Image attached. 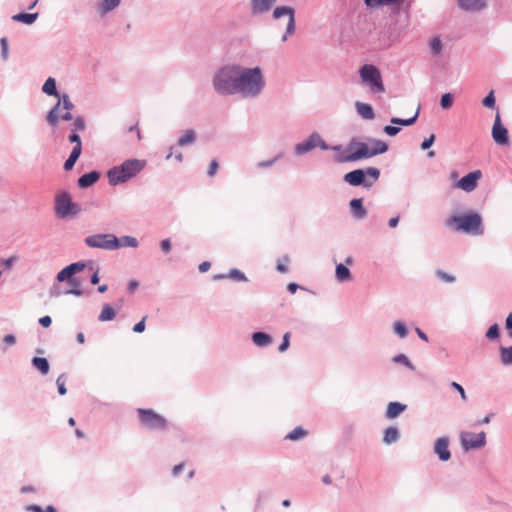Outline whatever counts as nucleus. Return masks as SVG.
<instances>
[{"label":"nucleus","instance_id":"f257e3e1","mask_svg":"<svg viewBox=\"0 0 512 512\" xmlns=\"http://www.w3.org/2000/svg\"><path fill=\"white\" fill-rule=\"evenodd\" d=\"M387 149V144L381 140L372 139L369 143L353 140L348 144L345 152L337 155L336 161L340 163L353 162L385 153Z\"/></svg>","mask_w":512,"mask_h":512},{"label":"nucleus","instance_id":"f03ea898","mask_svg":"<svg viewBox=\"0 0 512 512\" xmlns=\"http://www.w3.org/2000/svg\"><path fill=\"white\" fill-rule=\"evenodd\" d=\"M237 92L244 96L258 95L264 86V81L260 68L242 69L240 67Z\"/></svg>","mask_w":512,"mask_h":512},{"label":"nucleus","instance_id":"7ed1b4c3","mask_svg":"<svg viewBox=\"0 0 512 512\" xmlns=\"http://www.w3.org/2000/svg\"><path fill=\"white\" fill-rule=\"evenodd\" d=\"M240 67L227 65L221 68L213 79V86L220 94H234L237 92Z\"/></svg>","mask_w":512,"mask_h":512},{"label":"nucleus","instance_id":"20e7f679","mask_svg":"<svg viewBox=\"0 0 512 512\" xmlns=\"http://www.w3.org/2000/svg\"><path fill=\"white\" fill-rule=\"evenodd\" d=\"M145 160L130 159L123 162L120 166H116L108 171L109 183L117 185L126 182L130 178L136 176L146 166Z\"/></svg>","mask_w":512,"mask_h":512},{"label":"nucleus","instance_id":"39448f33","mask_svg":"<svg viewBox=\"0 0 512 512\" xmlns=\"http://www.w3.org/2000/svg\"><path fill=\"white\" fill-rule=\"evenodd\" d=\"M446 225L456 231H463L474 235L483 234L482 219L478 213H469L463 216H451Z\"/></svg>","mask_w":512,"mask_h":512},{"label":"nucleus","instance_id":"423d86ee","mask_svg":"<svg viewBox=\"0 0 512 512\" xmlns=\"http://www.w3.org/2000/svg\"><path fill=\"white\" fill-rule=\"evenodd\" d=\"M74 105L71 103L67 95H63L59 98L58 103L48 113L47 121L52 127H56L59 120H71V110Z\"/></svg>","mask_w":512,"mask_h":512},{"label":"nucleus","instance_id":"0eeeda50","mask_svg":"<svg viewBox=\"0 0 512 512\" xmlns=\"http://www.w3.org/2000/svg\"><path fill=\"white\" fill-rule=\"evenodd\" d=\"M139 421L142 426L150 430H165L167 420L152 409H137Z\"/></svg>","mask_w":512,"mask_h":512},{"label":"nucleus","instance_id":"6e6552de","mask_svg":"<svg viewBox=\"0 0 512 512\" xmlns=\"http://www.w3.org/2000/svg\"><path fill=\"white\" fill-rule=\"evenodd\" d=\"M360 76L363 82L367 83L375 92H383L384 85L379 70L370 64H365L360 69Z\"/></svg>","mask_w":512,"mask_h":512},{"label":"nucleus","instance_id":"1a4fd4ad","mask_svg":"<svg viewBox=\"0 0 512 512\" xmlns=\"http://www.w3.org/2000/svg\"><path fill=\"white\" fill-rule=\"evenodd\" d=\"M55 210L58 216L67 217L69 215H76L80 208L72 202L68 193L63 192L56 197Z\"/></svg>","mask_w":512,"mask_h":512},{"label":"nucleus","instance_id":"9d476101","mask_svg":"<svg viewBox=\"0 0 512 512\" xmlns=\"http://www.w3.org/2000/svg\"><path fill=\"white\" fill-rule=\"evenodd\" d=\"M460 443L465 451L479 449L486 444V433H472L463 431L460 433Z\"/></svg>","mask_w":512,"mask_h":512},{"label":"nucleus","instance_id":"9b49d317","mask_svg":"<svg viewBox=\"0 0 512 512\" xmlns=\"http://www.w3.org/2000/svg\"><path fill=\"white\" fill-rule=\"evenodd\" d=\"M85 243L92 248L114 250L116 236L114 234H95L85 238Z\"/></svg>","mask_w":512,"mask_h":512},{"label":"nucleus","instance_id":"f8f14e48","mask_svg":"<svg viewBox=\"0 0 512 512\" xmlns=\"http://www.w3.org/2000/svg\"><path fill=\"white\" fill-rule=\"evenodd\" d=\"M294 9L289 6H280L276 7L273 11V18L279 19L283 16L288 17V24L286 28V33L283 36V41L287 40V37L292 35L295 32V14Z\"/></svg>","mask_w":512,"mask_h":512},{"label":"nucleus","instance_id":"ddd939ff","mask_svg":"<svg viewBox=\"0 0 512 512\" xmlns=\"http://www.w3.org/2000/svg\"><path fill=\"white\" fill-rule=\"evenodd\" d=\"M316 147H320L323 150H327L329 148L319 134L313 133L306 141L299 143L296 146L295 151L297 154H304Z\"/></svg>","mask_w":512,"mask_h":512},{"label":"nucleus","instance_id":"4468645a","mask_svg":"<svg viewBox=\"0 0 512 512\" xmlns=\"http://www.w3.org/2000/svg\"><path fill=\"white\" fill-rule=\"evenodd\" d=\"M481 177H482L481 171L475 170L473 172L468 173L464 177H462L454 185V187L457 189H461L465 192H471L477 187L478 181L480 180Z\"/></svg>","mask_w":512,"mask_h":512},{"label":"nucleus","instance_id":"2eb2a0df","mask_svg":"<svg viewBox=\"0 0 512 512\" xmlns=\"http://www.w3.org/2000/svg\"><path fill=\"white\" fill-rule=\"evenodd\" d=\"M492 137L499 145H508V130L501 124L500 114L496 113L495 121L492 127Z\"/></svg>","mask_w":512,"mask_h":512},{"label":"nucleus","instance_id":"dca6fc26","mask_svg":"<svg viewBox=\"0 0 512 512\" xmlns=\"http://www.w3.org/2000/svg\"><path fill=\"white\" fill-rule=\"evenodd\" d=\"M448 447V438L443 437L436 440L434 445V451L441 461H448L451 458V453Z\"/></svg>","mask_w":512,"mask_h":512},{"label":"nucleus","instance_id":"f3484780","mask_svg":"<svg viewBox=\"0 0 512 512\" xmlns=\"http://www.w3.org/2000/svg\"><path fill=\"white\" fill-rule=\"evenodd\" d=\"M276 0H251V13L253 15L268 12Z\"/></svg>","mask_w":512,"mask_h":512},{"label":"nucleus","instance_id":"a211bd4d","mask_svg":"<svg viewBox=\"0 0 512 512\" xmlns=\"http://www.w3.org/2000/svg\"><path fill=\"white\" fill-rule=\"evenodd\" d=\"M344 180L353 186L361 185L365 182V173L363 170H354L349 173H347L344 176Z\"/></svg>","mask_w":512,"mask_h":512},{"label":"nucleus","instance_id":"6ab92c4d","mask_svg":"<svg viewBox=\"0 0 512 512\" xmlns=\"http://www.w3.org/2000/svg\"><path fill=\"white\" fill-rule=\"evenodd\" d=\"M459 6L467 11H478L485 7V0H458Z\"/></svg>","mask_w":512,"mask_h":512},{"label":"nucleus","instance_id":"aec40b11","mask_svg":"<svg viewBox=\"0 0 512 512\" xmlns=\"http://www.w3.org/2000/svg\"><path fill=\"white\" fill-rule=\"evenodd\" d=\"M406 409V405L399 402H390L387 406L386 417L388 419H394L399 416Z\"/></svg>","mask_w":512,"mask_h":512},{"label":"nucleus","instance_id":"412c9836","mask_svg":"<svg viewBox=\"0 0 512 512\" xmlns=\"http://www.w3.org/2000/svg\"><path fill=\"white\" fill-rule=\"evenodd\" d=\"M99 173L96 171H92L82 175L78 180V185L81 188H87L93 185L99 179Z\"/></svg>","mask_w":512,"mask_h":512},{"label":"nucleus","instance_id":"4be33fe9","mask_svg":"<svg viewBox=\"0 0 512 512\" xmlns=\"http://www.w3.org/2000/svg\"><path fill=\"white\" fill-rule=\"evenodd\" d=\"M356 109L358 114L361 115L364 119L371 120L375 117L373 108L369 104L357 102Z\"/></svg>","mask_w":512,"mask_h":512},{"label":"nucleus","instance_id":"5701e85b","mask_svg":"<svg viewBox=\"0 0 512 512\" xmlns=\"http://www.w3.org/2000/svg\"><path fill=\"white\" fill-rule=\"evenodd\" d=\"M121 0H101L98 10L101 15H105L108 12L117 8L120 4Z\"/></svg>","mask_w":512,"mask_h":512},{"label":"nucleus","instance_id":"b1692460","mask_svg":"<svg viewBox=\"0 0 512 512\" xmlns=\"http://www.w3.org/2000/svg\"><path fill=\"white\" fill-rule=\"evenodd\" d=\"M114 245H115V249H119L122 247H137L138 241L136 238L131 237V236H123L121 238L116 237V244H114Z\"/></svg>","mask_w":512,"mask_h":512},{"label":"nucleus","instance_id":"393cba45","mask_svg":"<svg viewBox=\"0 0 512 512\" xmlns=\"http://www.w3.org/2000/svg\"><path fill=\"white\" fill-rule=\"evenodd\" d=\"M350 207L355 217L361 219L366 216V210L363 208L362 199H353L350 202Z\"/></svg>","mask_w":512,"mask_h":512},{"label":"nucleus","instance_id":"a878e982","mask_svg":"<svg viewBox=\"0 0 512 512\" xmlns=\"http://www.w3.org/2000/svg\"><path fill=\"white\" fill-rule=\"evenodd\" d=\"M38 17V13H19L12 17L14 21L22 22L24 24L30 25L35 22Z\"/></svg>","mask_w":512,"mask_h":512},{"label":"nucleus","instance_id":"bb28decb","mask_svg":"<svg viewBox=\"0 0 512 512\" xmlns=\"http://www.w3.org/2000/svg\"><path fill=\"white\" fill-rule=\"evenodd\" d=\"M399 438V431L395 427H389L384 432L383 441L386 444L395 443Z\"/></svg>","mask_w":512,"mask_h":512},{"label":"nucleus","instance_id":"cd10ccee","mask_svg":"<svg viewBox=\"0 0 512 512\" xmlns=\"http://www.w3.org/2000/svg\"><path fill=\"white\" fill-rule=\"evenodd\" d=\"M252 339L257 346H266L272 341L271 337L264 332H255Z\"/></svg>","mask_w":512,"mask_h":512},{"label":"nucleus","instance_id":"c85d7f7f","mask_svg":"<svg viewBox=\"0 0 512 512\" xmlns=\"http://www.w3.org/2000/svg\"><path fill=\"white\" fill-rule=\"evenodd\" d=\"M32 364L42 374H47L49 371V363H48L47 359H45V358L34 357L32 359Z\"/></svg>","mask_w":512,"mask_h":512},{"label":"nucleus","instance_id":"c756f323","mask_svg":"<svg viewBox=\"0 0 512 512\" xmlns=\"http://www.w3.org/2000/svg\"><path fill=\"white\" fill-rule=\"evenodd\" d=\"M42 90L47 95L58 96V92H57V89H56V81L52 77H49L46 80V82L44 83V85L42 87Z\"/></svg>","mask_w":512,"mask_h":512},{"label":"nucleus","instance_id":"7c9ffc66","mask_svg":"<svg viewBox=\"0 0 512 512\" xmlns=\"http://www.w3.org/2000/svg\"><path fill=\"white\" fill-rule=\"evenodd\" d=\"M115 317V311L114 309L109 305L105 304L102 308V311L98 317L99 321H110L113 320Z\"/></svg>","mask_w":512,"mask_h":512},{"label":"nucleus","instance_id":"2f4dec72","mask_svg":"<svg viewBox=\"0 0 512 512\" xmlns=\"http://www.w3.org/2000/svg\"><path fill=\"white\" fill-rule=\"evenodd\" d=\"M196 139V133L194 130H186L183 134V136H181L178 140V145L179 146H185V145H188V144H191L195 141Z\"/></svg>","mask_w":512,"mask_h":512},{"label":"nucleus","instance_id":"473e14b6","mask_svg":"<svg viewBox=\"0 0 512 512\" xmlns=\"http://www.w3.org/2000/svg\"><path fill=\"white\" fill-rule=\"evenodd\" d=\"M80 154H81V152H80L79 147H74L69 158L64 163V169L67 171L71 170L73 168L75 162L79 158Z\"/></svg>","mask_w":512,"mask_h":512},{"label":"nucleus","instance_id":"72a5a7b5","mask_svg":"<svg viewBox=\"0 0 512 512\" xmlns=\"http://www.w3.org/2000/svg\"><path fill=\"white\" fill-rule=\"evenodd\" d=\"M350 271L349 269L344 266L343 264H338L336 267V278L339 281H347L350 279Z\"/></svg>","mask_w":512,"mask_h":512},{"label":"nucleus","instance_id":"f704fd0d","mask_svg":"<svg viewBox=\"0 0 512 512\" xmlns=\"http://www.w3.org/2000/svg\"><path fill=\"white\" fill-rule=\"evenodd\" d=\"M501 361L505 365H512V346L500 348Z\"/></svg>","mask_w":512,"mask_h":512},{"label":"nucleus","instance_id":"c9c22d12","mask_svg":"<svg viewBox=\"0 0 512 512\" xmlns=\"http://www.w3.org/2000/svg\"><path fill=\"white\" fill-rule=\"evenodd\" d=\"M306 435H307L306 430H304L302 427H296L290 433L287 434L286 439H289L291 441H296V440L304 438Z\"/></svg>","mask_w":512,"mask_h":512},{"label":"nucleus","instance_id":"e433bc0d","mask_svg":"<svg viewBox=\"0 0 512 512\" xmlns=\"http://www.w3.org/2000/svg\"><path fill=\"white\" fill-rule=\"evenodd\" d=\"M366 4L371 7L381 6V5H391L396 3H401L403 0H365Z\"/></svg>","mask_w":512,"mask_h":512},{"label":"nucleus","instance_id":"4c0bfd02","mask_svg":"<svg viewBox=\"0 0 512 512\" xmlns=\"http://www.w3.org/2000/svg\"><path fill=\"white\" fill-rule=\"evenodd\" d=\"M418 114H419V112L417 111L415 113V115L413 117L409 118V119L392 118L391 119V123H393V124H400V125H403V126H410V125H412L416 121V119L418 117Z\"/></svg>","mask_w":512,"mask_h":512},{"label":"nucleus","instance_id":"58836bf2","mask_svg":"<svg viewBox=\"0 0 512 512\" xmlns=\"http://www.w3.org/2000/svg\"><path fill=\"white\" fill-rule=\"evenodd\" d=\"M73 276V273H72V268L68 266H66L65 268H63L58 274H57V280L59 282H63L65 280H68L70 279L71 277Z\"/></svg>","mask_w":512,"mask_h":512},{"label":"nucleus","instance_id":"ea45409f","mask_svg":"<svg viewBox=\"0 0 512 512\" xmlns=\"http://www.w3.org/2000/svg\"><path fill=\"white\" fill-rule=\"evenodd\" d=\"M56 384L58 386V392L60 395H65L67 390H66V376L64 374L60 375L57 380H56Z\"/></svg>","mask_w":512,"mask_h":512},{"label":"nucleus","instance_id":"a19ab883","mask_svg":"<svg viewBox=\"0 0 512 512\" xmlns=\"http://www.w3.org/2000/svg\"><path fill=\"white\" fill-rule=\"evenodd\" d=\"M453 96L450 93H446L441 97L440 105L443 109H448L452 106Z\"/></svg>","mask_w":512,"mask_h":512},{"label":"nucleus","instance_id":"79ce46f5","mask_svg":"<svg viewBox=\"0 0 512 512\" xmlns=\"http://www.w3.org/2000/svg\"><path fill=\"white\" fill-rule=\"evenodd\" d=\"M436 276L441 279L443 282L452 283L455 281V276L450 275L442 270H436Z\"/></svg>","mask_w":512,"mask_h":512},{"label":"nucleus","instance_id":"37998d69","mask_svg":"<svg viewBox=\"0 0 512 512\" xmlns=\"http://www.w3.org/2000/svg\"><path fill=\"white\" fill-rule=\"evenodd\" d=\"M430 48L434 54H439L442 50V43L439 37H434L430 42Z\"/></svg>","mask_w":512,"mask_h":512},{"label":"nucleus","instance_id":"c03bdc74","mask_svg":"<svg viewBox=\"0 0 512 512\" xmlns=\"http://www.w3.org/2000/svg\"><path fill=\"white\" fill-rule=\"evenodd\" d=\"M394 331L400 337H405L407 334V330H406L404 323H402L400 321H397L394 323Z\"/></svg>","mask_w":512,"mask_h":512},{"label":"nucleus","instance_id":"a18cd8bd","mask_svg":"<svg viewBox=\"0 0 512 512\" xmlns=\"http://www.w3.org/2000/svg\"><path fill=\"white\" fill-rule=\"evenodd\" d=\"M393 360H394V362H397V363H403L408 368L414 370V366L412 365V363L409 361V359L404 354H399V355L395 356Z\"/></svg>","mask_w":512,"mask_h":512},{"label":"nucleus","instance_id":"49530a36","mask_svg":"<svg viewBox=\"0 0 512 512\" xmlns=\"http://www.w3.org/2000/svg\"><path fill=\"white\" fill-rule=\"evenodd\" d=\"M72 126H73V127H72L71 131H72V130H74V131H76V132H77V131H83V130L85 129V122H84V120H83L81 117H77V118L74 120V122H73Z\"/></svg>","mask_w":512,"mask_h":512},{"label":"nucleus","instance_id":"de8ad7c7","mask_svg":"<svg viewBox=\"0 0 512 512\" xmlns=\"http://www.w3.org/2000/svg\"><path fill=\"white\" fill-rule=\"evenodd\" d=\"M499 336V328H498V325L497 324H494L492 325L487 333H486V337L488 339H496L497 337Z\"/></svg>","mask_w":512,"mask_h":512},{"label":"nucleus","instance_id":"09e8293b","mask_svg":"<svg viewBox=\"0 0 512 512\" xmlns=\"http://www.w3.org/2000/svg\"><path fill=\"white\" fill-rule=\"evenodd\" d=\"M483 105L488 108H493L495 106V97L494 92L491 91L483 100Z\"/></svg>","mask_w":512,"mask_h":512},{"label":"nucleus","instance_id":"8fccbe9b","mask_svg":"<svg viewBox=\"0 0 512 512\" xmlns=\"http://www.w3.org/2000/svg\"><path fill=\"white\" fill-rule=\"evenodd\" d=\"M71 135L69 136V141L71 143H75V146L74 147H79L80 151L82 150V144H81V140H80V137L79 135L77 134L76 131L72 130L71 131Z\"/></svg>","mask_w":512,"mask_h":512},{"label":"nucleus","instance_id":"3c124183","mask_svg":"<svg viewBox=\"0 0 512 512\" xmlns=\"http://www.w3.org/2000/svg\"><path fill=\"white\" fill-rule=\"evenodd\" d=\"M434 141H435V135H434V134H431L429 138H426V139L422 142V144H421V148H422L423 150L429 149V148L433 145Z\"/></svg>","mask_w":512,"mask_h":512},{"label":"nucleus","instance_id":"603ef678","mask_svg":"<svg viewBox=\"0 0 512 512\" xmlns=\"http://www.w3.org/2000/svg\"><path fill=\"white\" fill-rule=\"evenodd\" d=\"M365 175L371 176L374 180H377L379 178L380 172L377 168L370 167L364 172Z\"/></svg>","mask_w":512,"mask_h":512},{"label":"nucleus","instance_id":"864d4df0","mask_svg":"<svg viewBox=\"0 0 512 512\" xmlns=\"http://www.w3.org/2000/svg\"><path fill=\"white\" fill-rule=\"evenodd\" d=\"M289 337H290V334L288 332L284 334L283 342L279 346L280 352H284L289 347Z\"/></svg>","mask_w":512,"mask_h":512},{"label":"nucleus","instance_id":"5fc2aeb1","mask_svg":"<svg viewBox=\"0 0 512 512\" xmlns=\"http://www.w3.org/2000/svg\"><path fill=\"white\" fill-rule=\"evenodd\" d=\"M451 387H453L454 389H456V390H457V392H459V393H460L461 398H462L464 401L467 399V396H466L465 390H464V388H463L460 384H458L457 382H452V383H451Z\"/></svg>","mask_w":512,"mask_h":512},{"label":"nucleus","instance_id":"6e6d98bb","mask_svg":"<svg viewBox=\"0 0 512 512\" xmlns=\"http://www.w3.org/2000/svg\"><path fill=\"white\" fill-rule=\"evenodd\" d=\"M145 320L146 317H143L140 322L134 325L133 331L136 333H142L145 330Z\"/></svg>","mask_w":512,"mask_h":512},{"label":"nucleus","instance_id":"4d7b16f0","mask_svg":"<svg viewBox=\"0 0 512 512\" xmlns=\"http://www.w3.org/2000/svg\"><path fill=\"white\" fill-rule=\"evenodd\" d=\"M400 131V128L387 125L384 127V132L389 136H395Z\"/></svg>","mask_w":512,"mask_h":512},{"label":"nucleus","instance_id":"13d9d810","mask_svg":"<svg viewBox=\"0 0 512 512\" xmlns=\"http://www.w3.org/2000/svg\"><path fill=\"white\" fill-rule=\"evenodd\" d=\"M69 267L72 268V273L74 275L77 272L82 271L84 269V267H85V264L81 263V262H76V263L70 264Z\"/></svg>","mask_w":512,"mask_h":512},{"label":"nucleus","instance_id":"bf43d9fd","mask_svg":"<svg viewBox=\"0 0 512 512\" xmlns=\"http://www.w3.org/2000/svg\"><path fill=\"white\" fill-rule=\"evenodd\" d=\"M218 162L216 160H212L211 163H210V166H209V169H208V175L210 177L214 176L217 172V169H218Z\"/></svg>","mask_w":512,"mask_h":512},{"label":"nucleus","instance_id":"052dcab7","mask_svg":"<svg viewBox=\"0 0 512 512\" xmlns=\"http://www.w3.org/2000/svg\"><path fill=\"white\" fill-rule=\"evenodd\" d=\"M229 277L237 279V280H244L245 279L244 274L242 272L238 271V270H232L229 273Z\"/></svg>","mask_w":512,"mask_h":512},{"label":"nucleus","instance_id":"680f3d73","mask_svg":"<svg viewBox=\"0 0 512 512\" xmlns=\"http://www.w3.org/2000/svg\"><path fill=\"white\" fill-rule=\"evenodd\" d=\"M0 44H1V48H2V55L4 58L7 57V52H8V43H7V39L6 38H2L0 40Z\"/></svg>","mask_w":512,"mask_h":512},{"label":"nucleus","instance_id":"e2e57ef3","mask_svg":"<svg viewBox=\"0 0 512 512\" xmlns=\"http://www.w3.org/2000/svg\"><path fill=\"white\" fill-rule=\"evenodd\" d=\"M161 249L165 252V253H168L171 249V242L169 239H164L161 241Z\"/></svg>","mask_w":512,"mask_h":512},{"label":"nucleus","instance_id":"0e129e2a","mask_svg":"<svg viewBox=\"0 0 512 512\" xmlns=\"http://www.w3.org/2000/svg\"><path fill=\"white\" fill-rule=\"evenodd\" d=\"M39 323L43 326V327H49L52 323V320H51V317L50 316H43L39 319Z\"/></svg>","mask_w":512,"mask_h":512},{"label":"nucleus","instance_id":"69168bd1","mask_svg":"<svg viewBox=\"0 0 512 512\" xmlns=\"http://www.w3.org/2000/svg\"><path fill=\"white\" fill-rule=\"evenodd\" d=\"M128 132H132V131H136V137L138 140H141V133H140V130L138 128V123L136 122L134 125H131L128 127L127 129Z\"/></svg>","mask_w":512,"mask_h":512},{"label":"nucleus","instance_id":"338daca9","mask_svg":"<svg viewBox=\"0 0 512 512\" xmlns=\"http://www.w3.org/2000/svg\"><path fill=\"white\" fill-rule=\"evenodd\" d=\"M26 510L30 511V512H44L45 511V509H42L40 506L35 505V504L27 506Z\"/></svg>","mask_w":512,"mask_h":512},{"label":"nucleus","instance_id":"774afa93","mask_svg":"<svg viewBox=\"0 0 512 512\" xmlns=\"http://www.w3.org/2000/svg\"><path fill=\"white\" fill-rule=\"evenodd\" d=\"M210 266V262L205 261L199 265V271L202 273L207 272L210 269Z\"/></svg>","mask_w":512,"mask_h":512}]
</instances>
